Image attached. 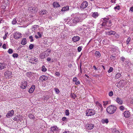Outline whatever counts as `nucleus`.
Returning a JSON list of instances; mask_svg holds the SVG:
<instances>
[{
  "instance_id": "f257e3e1",
  "label": "nucleus",
  "mask_w": 133,
  "mask_h": 133,
  "mask_svg": "<svg viewBox=\"0 0 133 133\" xmlns=\"http://www.w3.org/2000/svg\"><path fill=\"white\" fill-rule=\"evenodd\" d=\"M71 16L74 17L73 19H67L66 21V22L69 25L71 26H74L77 23H78V20H77L76 17H75L74 14H72Z\"/></svg>"
},
{
  "instance_id": "f03ea898",
  "label": "nucleus",
  "mask_w": 133,
  "mask_h": 133,
  "mask_svg": "<svg viewBox=\"0 0 133 133\" xmlns=\"http://www.w3.org/2000/svg\"><path fill=\"white\" fill-rule=\"evenodd\" d=\"M75 17L76 19L78 20V22L82 21V20L85 18L87 16L85 14H79L77 13L74 14Z\"/></svg>"
},
{
  "instance_id": "7ed1b4c3",
  "label": "nucleus",
  "mask_w": 133,
  "mask_h": 133,
  "mask_svg": "<svg viewBox=\"0 0 133 133\" xmlns=\"http://www.w3.org/2000/svg\"><path fill=\"white\" fill-rule=\"evenodd\" d=\"M116 109L117 108L116 106L111 105L107 108L106 111L109 114H111L115 112Z\"/></svg>"
},
{
  "instance_id": "20e7f679",
  "label": "nucleus",
  "mask_w": 133,
  "mask_h": 133,
  "mask_svg": "<svg viewBox=\"0 0 133 133\" xmlns=\"http://www.w3.org/2000/svg\"><path fill=\"white\" fill-rule=\"evenodd\" d=\"M51 50L48 49L43 52L41 54L39 57L41 59H44L48 56L51 52Z\"/></svg>"
},
{
  "instance_id": "39448f33",
  "label": "nucleus",
  "mask_w": 133,
  "mask_h": 133,
  "mask_svg": "<svg viewBox=\"0 0 133 133\" xmlns=\"http://www.w3.org/2000/svg\"><path fill=\"white\" fill-rule=\"evenodd\" d=\"M96 113L95 111L92 109H89L86 111V114L88 116L94 115Z\"/></svg>"
},
{
  "instance_id": "423d86ee",
  "label": "nucleus",
  "mask_w": 133,
  "mask_h": 133,
  "mask_svg": "<svg viewBox=\"0 0 133 133\" xmlns=\"http://www.w3.org/2000/svg\"><path fill=\"white\" fill-rule=\"evenodd\" d=\"M94 126L93 124H87L85 126V129L87 131L91 130L93 129Z\"/></svg>"
},
{
  "instance_id": "0eeeda50",
  "label": "nucleus",
  "mask_w": 133,
  "mask_h": 133,
  "mask_svg": "<svg viewBox=\"0 0 133 133\" xmlns=\"http://www.w3.org/2000/svg\"><path fill=\"white\" fill-rule=\"evenodd\" d=\"M22 36V34L21 33L18 32H15L14 34V38L17 39L21 38Z\"/></svg>"
},
{
  "instance_id": "6e6552de",
  "label": "nucleus",
  "mask_w": 133,
  "mask_h": 133,
  "mask_svg": "<svg viewBox=\"0 0 133 133\" xmlns=\"http://www.w3.org/2000/svg\"><path fill=\"white\" fill-rule=\"evenodd\" d=\"M88 5V3L86 1H83L81 4L80 6V9H83L86 8Z\"/></svg>"
},
{
  "instance_id": "1a4fd4ad",
  "label": "nucleus",
  "mask_w": 133,
  "mask_h": 133,
  "mask_svg": "<svg viewBox=\"0 0 133 133\" xmlns=\"http://www.w3.org/2000/svg\"><path fill=\"white\" fill-rule=\"evenodd\" d=\"M48 79V77L45 75H42L39 78V79L42 82L46 81Z\"/></svg>"
},
{
  "instance_id": "9d476101",
  "label": "nucleus",
  "mask_w": 133,
  "mask_h": 133,
  "mask_svg": "<svg viewBox=\"0 0 133 133\" xmlns=\"http://www.w3.org/2000/svg\"><path fill=\"white\" fill-rule=\"evenodd\" d=\"M14 112L13 110L9 111L6 115V117L8 118L11 117L14 115Z\"/></svg>"
},
{
  "instance_id": "9b49d317",
  "label": "nucleus",
  "mask_w": 133,
  "mask_h": 133,
  "mask_svg": "<svg viewBox=\"0 0 133 133\" xmlns=\"http://www.w3.org/2000/svg\"><path fill=\"white\" fill-rule=\"evenodd\" d=\"M116 101V102L119 104L121 105L123 103V101L122 99L119 97H117Z\"/></svg>"
},
{
  "instance_id": "f8f14e48",
  "label": "nucleus",
  "mask_w": 133,
  "mask_h": 133,
  "mask_svg": "<svg viewBox=\"0 0 133 133\" xmlns=\"http://www.w3.org/2000/svg\"><path fill=\"white\" fill-rule=\"evenodd\" d=\"M48 12L47 11L45 10H41L39 12V14L41 16H43L47 14Z\"/></svg>"
},
{
  "instance_id": "ddd939ff",
  "label": "nucleus",
  "mask_w": 133,
  "mask_h": 133,
  "mask_svg": "<svg viewBox=\"0 0 133 133\" xmlns=\"http://www.w3.org/2000/svg\"><path fill=\"white\" fill-rule=\"evenodd\" d=\"M58 128L56 126H53L51 127L50 131L54 133H56L57 131Z\"/></svg>"
},
{
  "instance_id": "4468645a",
  "label": "nucleus",
  "mask_w": 133,
  "mask_h": 133,
  "mask_svg": "<svg viewBox=\"0 0 133 133\" xmlns=\"http://www.w3.org/2000/svg\"><path fill=\"white\" fill-rule=\"evenodd\" d=\"M123 114L124 116L126 118L129 117L131 116L130 112L128 111H125L124 112Z\"/></svg>"
},
{
  "instance_id": "2eb2a0df",
  "label": "nucleus",
  "mask_w": 133,
  "mask_h": 133,
  "mask_svg": "<svg viewBox=\"0 0 133 133\" xmlns=\"http://www.w3.org/2000/svg\"><path fill=\"white\" fill-rule=\"evenodd\" d=\"M96 104L97 107L98 108V109H100L101 111H102L103 109V108L102 107V105L100 104L98 101L96 102Z\"/></svg>"
},
{
  "instance_id": "dca6fc26",
  "label": "nucleus",
  "mask_w": 133,
  "mask_h": 133,
  "mask_svg": "<svg viewBox=\"0 0 133 133\" xmlns=\"http://www.w3.org/2000/svg\"><path fill=\"white\" fill-rule=\"evenodd\" d=\"M27 84V82L26 81H24L22 83L21 87L22 89H24L26 87Z\"/></svg>"
},
{
  "instance_id": "f3484780",
  "label": "nucleus",
  "mask_w": 133,
  "mask_h": 133,
  "mask_svg": "<svg viewBox=\"0 0 133 133\" xmlns=\"http://www.w3.org/2000/svg\"><path fill=\"white\" fill-rule=\"evenodd\" d=\"M37 61V59L35 57H34L31 58L29 62L31 63L35 64Z\"/></svg>"
},
{
  "instance_id": "a211bd4d",
  "label": "nucleus",
  "mask_w": 133,
  "mask_h": 133,
  "mask_svg": "<svg viewBox=\"0 0 133 133\" xmlns=\"http://www.w3.org/2000/svg\"><path fill=\"white\" fill-rule=\"evenodd\" d=\"M4 74L6 77H11V75L12 74V72L8 71H7L5 72Z\"/></svg>"
},
{
  "instance_id": "6ab92c4d",
  "label": "nucleus",
  "mask_w": 133,
  "mask_h": 133,
  "mask_svg": "<svg viewBox=\"0 0 133 133\" xmlns=\"http://www.w3.org/2000/svg\"><path fill=\"white\" fill-rule=\"evenodd\" d=\"M109 18H104L103 19L104 21L102 24V26H105L107 25V21H109Z\"/></svg>"
},
{
  "instance_id": "aec40b11",
  "label": "nucleus",
  "mask_w": 133,
  "mask_h": 133,
  "mask_svg": "<svg viewBox=\"0 0 133 133\" xmlns=\"http://www.w3.org/2000/svg\"><path fill=\"white\" fill-rule=\"evenodd\" d=\"M80 39L79 36H74L72 38V40L74 42H76L78 41Z\"/></svg>"
},
{
  "instance_id": "412c9836",
  "label": "nucleus",
  "mask_w": 133,
  "mask_h": 133,
  "mask_svg": "<svg viewBox=\"0 0 133 133\" xmlns=\"http://www.w3.org/2000/svg\"><path fill=\"white\" fill-rule=\"evenodd\" d=\"M111 49V50L112 52H113L114 51H118V48L116 46H112L110 48Z\"/></svg>"
},
{
  "instance_id": "4be33fe9",
  "label": "nucleus",
  "mask_w": 133,
  "mask_h": 133,
  "mask_svg": "<svg viewBox=\"0 0 133 133\" xmlns=\"http://www.w3.org/2000/svg\"><path fill=\"white\" fill-rule=\"evenodd\" d=\"M6 64L4 63H0V70H2L5 68L6 66Z\"/></svg>"
},
{
  "instance_id": "5701e85b",
  "label": "nucleus",
  "mask_w": 133,
  "mask_h": 133,
  "mask_svg": "<svg viewBox=\"0 0 133 133\" xmlns=\"http://www.w3.org/2000/svg\"><path fill=\"white\" fill-rule=\"evenodd\" d=\"M35 88V86L34 85H32L30 89L29 92L30 93H32L34 91Z\"/></svg>"
},
{
  "instance_id": "b1692460",
  "label": "nucleus",
  "mask_w": 133,
  "mask_h": 133,
  "mask_svg": "<svg viewBox=\"0 0 133 133\" xmlns=\"http://www.w3.org/2000/svg\"><path fill=\"white\" fill-rule=\"evenodd\" d=\"M69 9V6H66L63 7L61 9L62 11H65L68 10Z\"/></svg>"
},
{
  "instance_id": "393cba45",
  "label": "nucleus",
  "mask_w": 133,
  "mask_h": 133,
  "mask_svg": "<svg viewBox=\"0 0 133 133\" xmlns=\"http://www.w3.org/2000/svg\"><path fill=\"white\" fill-rule=\"evenodd\" d=\"M53 5L55 8H57L60 6L59 5L57 2H54L53 4Z\"/></svg>"
},
{
  "instance_id": "a878e982",
  "label": "nucleus",
  "mask_w": 133,
  "mask_h": 133,
  "mask_svg": "<svg viewBox=\"0 0 133 133\" xmlns=\"http://www.w3.org/2000/svg\"><path fill=\"white\" fill-rule=\"evenodd\" d=\"M26 43V38H24L22 40L21 44L22 45H25Z\"/></svg>"
},
{
  "instance_id": "bb28decb",
  "label": "nucleus",
  "mask_w": 133,
  "mask_h": 133,
  "mask_svg": "<svg viewBox=\"0 0 133 133\" xmlns=\"http://www.w3.org/2000/svg\"><path fill=\"white\" fill-rule=\"evenodd\" d=\"M38 25H35L32 26V31H36L37 28L38 27Z\"/></svg>"
},
{
  "instance_id": "cd10ccee",
  "label": "nucleus",
  "mask_w": 133,
  "mask_h": 133,
  "mask_svg": "<svg viewBox=\"0 0 133 133\" xmlns=\"http://www.w3.org/2000/svg\"><path fill=\"white\" fill-rule=\"evenodd\" d=\"M95 55L98 58H99L101 56L100 53L99 51H96L95 53Z\"/></svg>"
},
{
  "instance_id": "c85d7f7f",
  "label": "nucleus",
  "mask_w": 133,
  "mask_h": 133,
  "mask_svg": "<svg viewBox=\"0 0 133 133\" xmlns=\"http://www.w3.org/2000/svg\"><path fill=\"white\" fill-rule=\"evenodd\" d=\"M98 14L97 12H94L93 13L92 15V16L94 18H96L98 16Z\"/></svg>"
},
{
  "instance_id": "c756f323",
  "label": "nucleus",
  "mask_w": 133,
  "mask_h": 133,
  "mask_svg": "<svg viewBox=\"0 0 133 133\" xmlns=\"http://www.w3.org/2000/svg\"><path fill=\"white\" fill-rule=\"evenodd\" d=\"M34 6L30 7H29L28 8V10L29 11L31 12H34Z\"/></svg>"
},
{
  "instance_id": "7c9ffc66",
  "label": "nucleus",
  "mask_w": 133,
  "mask_h": 133,
  "mask_svg": "<svg viewBox=\"0 0 133 133\" xmlns=\"http://www.w3.org/2000/svg\"><path fill=\"white\" fill-rule=\"evenodd\" d=\"M17 20L15 18H14L13 19L12 21V24L13 25H15L16 24L17 22Z\"/></svg>"
},
{
  "instance_id": "2f4dec72",
  "label": "nucleus",
  "mask_w": 133,
  "mask_h": 133,
  "mask_svg": "<svg viewBox=\"0 0 133 133\" xmlns=\"http://www.w3.org/2000/svg\"><path fill=\"white\" fill-rule=\"evenodd\" d=\"M115 33V31H109L107 34L109 35H114Z\"/></svg>"
},
{
  "instance_id": "473e14b6",
  "label": "nucleus",
  "mask_w": 133,
  "mask_h": 133,
  "mask_svg": "<svg viewBox=\"0 0 133 133\" xmlns=\"http://www.w3.org/2000/svg\"><path fill=\"white\" fill-rule=\"evenodd\" d=\"M121 76V75L119 73H117L115 77L116 79H118Z\"/></svg>"
},
{
  "instance_id": "72a5a7b5",
  "label": "nucleus",
  "mask_w": 133,
  "mask_h": 133,
  "mask_svg": "<svg viewBox=\"0 0 133 133\" xmlns=\"http://www.w3.org/2000/svg\"><path fill=\"white\" fill-rule=\"evenodd\" d=\"M41 70L43 72H45L47 70L46 69V68L45 66L44 65H43L42 66Z\"/></svg>"
},
{
  "instance_id": "f704fd0d",
  "label": "nucleus",
  "mask_w": 133,
  "mask_h": 133,
  "mask_svg": "<svg viewBox=\"0 0 133 133\" xmlns=\"http://www.w3.org/2000/svg\"><path fill=\"white\" fill-rule=\"evenodd\" d=\"M54 90L55 91V92L56 94H59V92L60 91L57 88H54Z\"/></svg>"
},
{
  "instance_id": "c9c22d12",
  "label": "nucleus",
  "mask_w": 133,
  "mask_h": 133,
  "mask_svg": "<svg viewBox=\"0 0 133 133\" xmlns=\"http://www.w3.org/2000/svg\"><path fill=\"white\" fill-rule=\"evenodd\" d=\"M38 8L37 6H34V12L35 13L36 12L38 11Z\"/></svg>"
},
{
  "instance_id": "e433bc0d",
  "label": "nucleus",
  "mask_w": 133,
  "mask_h": 133,
  "mask_svg": "<svg viewBox=\"0 0 133 133\" xmlns=\"http://www.w3.org/2000/svg\"><path fill=\"white\" fill-rule=\"evenodd\" d=\"M29 117L31 119H33L35 118L34 115L32 114H29Z\"/></svg>"
},
{
  "instance_id": "4c0bfd02",
  "label": "nucleus",
  "mask_w": 133,
  "mask_h": 133,
  "mask_svg": "<svg viewBox=\"0 0 133 133\" xmlns=\"http://www.w3.org/2000/svg\"><path fill=\"white\" fill-rule=\"evenodd\" d=\"M8 52L9 54H12L13 52V50L11 49H9L8 51Z\"/></svg>"
},
{
  "instance_id": "58836bf2",
  "label": "nucleus",
  "mask_w": 133,
  "mask_h": 133,
  "mask_svg": "<svg viewBox=\"0 0 133 133\" xmlns=\"http://www.w3.org/2000/svg\"><path fill=\"white\" fill-rule=\"evenodd\" d=\"M82 46H79L77 48V50L78 52H80L82 50Z\"/></svg>"
},
{
  "instance_id": "ea45409f",
  "label": "nucleus",
  "mask_w": 133,
  "mask_h": 133,
  "mask_svg": "<svg viewBox=\"0 0 133 133\" xmlns=\"http://www.w3.org/2000/svg\"><path fill=\"white\" fill-rule=\"evenodd\" d=\"M107 23H108V26H110L112 25L111 22L110 21H107Z\"/></svg>"
},
{
  "instance_id": "a19ab883",
  "label": "nucleus",
  "mask_w": 133,
  "mask_h": 133,
  "mask_svg": "<svg viewBox=\"0 0 133 133\" xmlns=\"http://www.w3.org/2000/svg\"><path fill=\"white\" fill-rule=\"evenodd\" d=\"M113 70V68L112 67H110L109 70H108V72L109 73H110Z\"/></svg>"
},
{
  "instance_id": "79ce46f5",
  "label": "nucleus",
  "mask_w": 133,
  "mask_h": 133,
  "mask_svg": "<svg viewBox=\"0 0 133 133\" xmlns=\"http://www.w3.org/2000/svg\"><path fill=\"white\" fill-rule=\"evenodd\" d=\"M69 110L68 109L66 110L65 111V114L66 116H69Z\"/></svg>"
},
{
  "instance_id": "37998d69",
  "label": "nucleus",
  "mask_w": 133,
  "mask_h": 133,
  "mask_svg": "<svg viewBox=\"0 0 133 133\" xmlns=\"http://www.w3.org/2000/svg\"><path fill=\"white\" fill-rule=\"evenodd\" d=\"M34 47V45L32 44H31L29 45V48L31 50Z\"/></svg>"
},
{
  "instance_id": "c03bdc74",
  "label": "nucleus",
  "mask_w": 133,
  "mask_h": 133,
  "mask_svg": "<svg viewBox=\"0 0 133 133\" xmlns=\"http://www.w3.org/2000/svg\"><path fill=\"white\" fill-rule=\"evenodd\" d=\"M18 56V54L17 53H14L12 55V56L14 58H17Z\"/></svg>"
},
{
  "instance_id": "a18cd8bd",
  "label": "nucleus",
  "mask_w": 133,
  "mask_h": 133,
  "mask_svg": "<svg viewBox=\"0 0 133 133\" xmlns=\"http://www.w3.org/2000/svg\"><path fill=\"white\" fill-rule=\"evenodd\" d=\"M131 41V38L129 37H128L127 38V40L126 42L127 44H129L130 42V41Z\"/></svg>"
},
{
  "instance_id": "49530a36",
  "label": "nucleus",
  "mask_w": 133,
  "mask_h": 133,
  "mask_svg": "<svg viewBox=\"0 0 133 133\" xmlns=\"http://www.w3.org/2000/svg\"><path fill=\"white\" fill-rule=\"evenodd\" d=\"M114 9L116 10H119V5L117 6L114 8Z\"/></svg>"
},
{
  "instance_id": "de8ad7c7",
  "label": "nucleus",
  "mask_w": 133,
  "mask_h": 133,
  "mask_svg": "<svg viewBox=\"0 0 133 133\" xmlns=\"http://www.w3.org/2000/svg\"><path fill=\"white\" fill-rule=\"evenodd\" d=\"M119 109L121 111H123L124 109V106H121L119 107Z\"/></svg>"
},
{
  "instance_id": "09e8293b",
  "label": "nucleus",
  "mask_w": 133,
  "mask_h": 133,
  "mask_svg": "<svg viewBox=\"0 0 133 133\" xmlns=\"http://www.w3.org/2000/svg\"><path fill=\"white\" fill-rule=\"evenodd\" d=\"M113 95V93L112 91H111L110 92H109V95L110 96H112Z\"/></svg>"
},
{
  "instance_id": "8fccbe9b",
  "label": "nucleus",
  "mask_w": 133,
  "mask_h": 133,
  "mask_svg": "<svg viewBox=\"0 0 133 133\" xmlns=\"http://www.w3.org/2000/svg\"><path fill=\"white\" fill-rule=\"evenodd\" d=\"M121 60L123 62L125 61V59L124 57L122 56L121 58Z\"/></svg>"
},
{
  "instance_id": "3c124183",
  "label": "nucleus",
  "mask_w": 133,
  "mask_h": 133,
  "mask_svg": "<svg viewBox=\"0 0 133 133\" xmlns=\"http://www.w3.org/2000/svg\"><path fill=\"white\" fill-rule=\"evenodd\" d=\"M62 120L63 121H67V119L65 117H64L62 118Z\"/></svg>"
},
{
  "instance_id": "603ef678",
  "label": "nucleus",
  "mask_w": 133,
  "mask_h": 133,
  "mask_svg": "<svg viewBox=\"0 0 133 133\" xmlns=\"http://www.w3.org/2000/svg\"><path fill=\"white\" fill-rule=\"evenodd\" d=\"M38 35V37L39 38H41L42 36V33H41L40 32H38L37 33Z\"/></svg>"
},
{
  "instance_id": "864d4df0",
  "label": "nucleus",
  "mask_w": 133,
  "mask_h": 133,
  "mask_svg": "<svg viewBox=\"0 0 133 133\" xmlns=\"http://www.w3.org/2000/svg\"><path fill=\"white\" fill-rule=\"evenodd\" d=\"M8 34V32H6L4 36L3 37L4 39H5L7 37V35Z\"/></svg>"
},
{
  "instance_id": "5fc2aeb1",
  "label": "nucleus",
  "mask_w": 133,
  "mask_h": 133,
  "mask_svg": "<svg viewBox=\"0 0 133 133\" xmlns=\"http://www.w3.org/2000/svg\"><path fill=\"white\" fill-rule=\"evenodd\" d=\"M103 105H107L108 103V101H103Z\"/></svg>"
},
{
  "instance_id": "6e6d98bb",
  "label": "nucleus",
  "mask_w": 133,
  "mask_h": 133,
  "mask_svg": "<svg viewBox=\"0 0 133 133\" xmlns=\"http://www.w3.org/2000/svg\"><path fill=\"white\" fill-rule=\"evenodd\" d=\"M29 38L31 39L30 42H32L33 41L34 39H33V37L32 36H30L29 37Z\"/></svg>"
},
{
  "instance_id": "4d7b16f0",
  "label": "nucleus",
  "mask_w": 133,
  "mask_h": 133,
  "mask_svg": "<svg viewBox=\"0 0 133 133\" xmlns=\"http://www.w3.org/2000/svg\"><path fill=\"white\" fill-rule=\"evenodd\" d=\"M71 97L74 99H75L76 97V96L75 94H72Z\"/></svg>"
},
{
  "instance_id": "13d9d810",
  "label": "nucleus",
  "mask_w": 133,
  "mask_h": 133,
  "mask_svg": "<svg viewBox=\"0 0 133 133\" xmlns=\"http://www.w3.org/2000/svg\"><path fill=\"white\" fill-rule=\"evenodd\" d=\"M2 47L3 48L5 49L6 48V45L5 44H4L3 45Z\"/></svg>"
},
{
  "instance_id": "bf43d9fd",
  "label": "nucleus",
  "mask_w": 133,
  "mask_h": 133,
  "mask_svg": "<svg viewBox=\"0 0 133 133\" xmlns=\"http://www.w3.org/2000/svg\"><path fill=\"white\" fill-rule=\"evenodd\" d=\"M104 122L106 123H108L109 122V121L108 119H106L104 120Z\"/></svg>"
},
{
  "instance_id": "052dcab7",
  "label": "nucleus",
  "mask_w": 133,
  "mask_h": 133,
  "mask_svg": "<svg viewBox=\"0 0 133 133\" xmlns=\"http://www.w3.org/2000/svg\"><path fill=\"white\" fill-rule=\"evenodd\" d=\"M77 78L76 77H74L73 79V81L74 82H75L77 81Z\"/></svg>"
},
{
  "instance_id": "680f3d73",
  "label": "nucleus",
  "mask_w": 133,
  "mask_h": 133,
  "mask_svg": "<svg viewBox=\"0 0 133 133\" xmlns=\"http://www.w3.org/2000/svg\"><path fill=\"white\" fill-rule=\"evenodd\" d=\"M55 74L56 75L58 76H59L60 75L59 73V72H56L55 73Z\"/></svg>"
},
{
  "instance_id": "e2e57ef3",
  "label": "nucleus",
  "mask_w": 133,
  "mask_h": 133,
  "mask_svg": "<svg viewBox=\"0 0 133 133\" xmlns=\"http://www.w3.org/2000/svg\"><path fill=\"white\" fill-rule=\"evenodd\" d=\"M110 57L111 58H112L113 59H115L116 58V57L114 56H111Z\"/></svg>"
},
{
  "instance_id": "0e129e2a",
  "label": "nucleus",
  "mask_w": 133,
  "mask_h": 133,
  "mask_svg": "<svg viewBox=\"0 0 133 133\" xmlns=\"http://www.w3.org/2000/svg\"><path fill=\"white\" fill-rule=\"evenodd\" d=\"M75 82V84H76V85H78V84H80V82L79 81H76V82Z\"/></svg>"
},
{
  "instance_id": "69168bd1",
  "label": "nucleus",
  "mask_w": 133,
  "mask_h": 133,
  "mask_svg": "<svg viewBox=\"0 0 133 133\" xmlns=\"http://www.w3.org/2000/svg\"><path fill=\"white\" fill-rule=\"evenodd\" d=\"M51 60V59L50 57H48L47 59V60L48 61H49Z\"/></svg>"
},
{
  "instance_id": "338daca9",
  "label": "nucleus",
  "mask_w": 133,
  "mask_h": 133,
  "mask_svg": "<svg viewBox=\"0 0 133 133\" xmlns=\"http://www.w3.org/2000/svg\"><path fill=\"white\" fill-rule=\"evenodd\" d=\"M130 10L132 12L133 11V6H132V7H131V8H130Z\"/></svg>"
},
{
  "instance_id": "774afa93",
  "label": "nucleus",
  "mask_w": 133,
  "mask_h": 133,
  "mask_svg": "<svg viewBox=\"0 0 133 133\" xmlns=\"http://www.w3.org/2000/svg\"><path fill=\"white\" fill-rule=\"evenodd\" d=\"M69 131H65L64 132H63V133H69Z\"/></svg>"
}]
</instances>
